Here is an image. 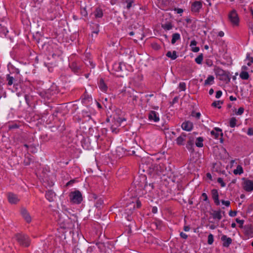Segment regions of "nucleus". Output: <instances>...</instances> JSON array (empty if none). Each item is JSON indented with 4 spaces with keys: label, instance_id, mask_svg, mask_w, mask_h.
<instances>
[{
    "label": "nucleus",
    "instance_id": "f257e3e1",
    "mask_svg": "<svg viewBox=\"0 0 253 253\" xmlns=\"http://www.w3.org/2000/svg\"><path fill=\"white\" fill-rule=\"evenodd\" d=\"M58 223L63 228H69L72 225L71 219L65 213L62 212L59 214Z\"/></svg>",
    "mask_w": 253,
    "mask_h": 253
},
{
    "label": "nucleus",
    "instance_id": "f03ea898",
    "mask_svg": "<svg viewBox=\"0 0 253 253\" xmlns=\"http://www.w3.org/2000/svg\"><path fill=\"white\" fill-rule=\"evenodd\" d=\"M69 197L71 202L73 204H80L83 201L82 194L79 190L71 192Z\"/></svg>",
    "mask_w": 253,
    "mask_h": 253
},
{
    "label": "nucleus",
    "instance_id": "7ed1b4c3",
    "mask_svg": "<svg viewBox=\"0 0 253 253\" xmlns=\"http://www.w3.org/2000/svg\"><path fill=\"white\" fill-rule=\"evenodd\" d=\"M15 239L20 246L28 247L30 245L29 237L25 234H17L15 235Z\"/></svg>",
    "mask_w": 253,
    "mask_h": 253
},
{
    "label": "nucleus",
    "instance_id": "20e7f679",
    "mask_svg": "<svg viewBox=\"0 0 253 253\" xmlns=\"http://www.w3.org/2000/svg\"><path fill=\"white\" fill-rule=\"evenodd\" d=\"M228 17L232 26H238L239 25L240 19L235 9H233L229 13Z\"/></svg>",
    "mask_w": 253,
    "mask_h": 253
},
{
    "label": "nucleus",
    "instance_id": "39448f33",
    "mask_svg": "<svg viewBox=\"0 0 253 253\" xmlns=\"http://www.w3.org/2000/svg\"><path fill=\"white\" fill-rule=\"evenodd\" d=\"M216 74L217 76H219V80L223 81L227 83L230 82V78L228 74L223 70L218 68L216 71Z\"/></svg>",
    "mask_w": 253,
    "mask_h": 253
},
{
    "label": "nucleus",
    "instance_id": "423d86ee",
    "mask_svg": "<svg viewBox=\"0 0 253 253\" xmlns=\"http://www.w3.org/2000/svg\"><path fill=\"white\" fill-rule=\"evenodd\" d=\"M154 169L158 175H165L166 174V167L164 164L161 163L155 166Z\"/></svg>",
    "mask_w": 253,
    "mask_h": 253
},
{
    "label": "nucleus",
    "instance_id": "0eeeda50",
    "mask_svg": "<svg viewBox=\"0 0 253 253\" xmlns=\"http://www.w3.org/2000/svg\"><path fill=\"white\" fill-rule=\"evenodd\" d=\"M243 232L245 236L248 238L253 237V226L250 224L244 226Z\"/></svg>",
    "mask_w": 253,
    "mask_h": 253
},
{
    "label": "nucleus",
    "instance_id": "6e6552de",
    "mask_svg": "<svg viewBox=\"0 0 253 253\" xmlns=\"http://www.w3.org/2000/svg\"><path fill=\"white\" fill-rule=\"evenodd\" d=\"M202 7V3L201 1H195L191 6V11L193 13H198Z\"/></svg>",
    "mask_w": 253,
    "mask_h": 253
},
{
    "label": "nucleus",
    "instance_id": "1a4fd4ad",
    "mask_svg": "<svg viewBox=\"0 0 253 253\" xmlns=\"http://www.w3.org/2000/svg\"><path fill=\"white\" fill-rule=\"evenodd\" d=\"M7 198L8 202L12 204H16L20 201L18 196L13 193H8Z\"/></svg>",
    "mask_w": 253,
    "mask_h": 253
},
{
    "label": "nucleus",
    "instance_id": "9d476101",
    "mask_svg": "<svg viewBox=\"0 0 253 253\" xmlns=\"http://www.w3.org/2000/svg\"><path fill=\"white\" fill-rule=\"evenodd\" d=\"M21 214L23 217V218L25 219V220L28 223H30L32 221V218L30 214V213L28 212L27 210L25 208H22L21 210Z\"/></svg>",
    "mask_w": 253,
    "mask_h": 253
},
{
    "label": "nucleus",
    "instance_id": "9b49d317",
    "mask_svg": "<svg viewBox=\"0 0 253 253\" xmlns=\"http://www.w3.org/2000/svg\"><path fill=\"white\" fill-rule=\"evenodd\" d=\"M135 208V202H132L129 203L125 208V213L128 216L133 212Z\"/></svg>",
    "mask_w": 253,
    "mask_h": 253
},
{
    "label": "nucleus",
    "instance_id": "f8f14e48",
    "mask_svg": "<svg viewBox=\"0 0 253 253\" xmlns=\"http://www.w3.org/2000/svg\"><path fill=\"white\" fill-rule=\"evenodd\" d=\"M244 189L247 192L253 190V181L251 180H246L244 183Z\"/></svg>",
    "mask_w": 253,
    "mask_h": 253
},
{
    "label": "nucleus",
    "instance_id": "ddd939ff",
    "mask_svg": "<svg viewBox=\"0 0 253 253\" xmlns=\"http://www.w3.org/2000/svg\"><path fill=\"white\" fill-rule=\"evenodd\" d=\"M148 119L151 121L157 122L159 121L158 114L155 111H150L148 115Z\"/></svg>",
    "mask_w": 253,
    "mask_h": 253
},
{
    "label": "nucleus",
    "instance_id": "4468645a",
    "mask_svg": "<svg viewBox=\"0 0 253 253\" xmlns=\"http://www.w3.org/2000/svg\"><path fill=\"white\" fill-rule=\"evenodd\" d=\"M211 194L215 204L216 206L219 205L220 201L219 200V195L217 190L215 189H212L211 191Z\"/></svg>",
    "mask_w": 253,
    "mask_h": 253
},
{
    "label": "nucleus",
    "instance_id": "2eb2a0df",
    "mask_svg": "<svg viewBox=\"0 0 253 253\" xmlns=\"http://www.w3.org/2000/svg\"><path fill=\"white\" fill-rule=\"evenodd\" d=\"M221 240L223 242V246L226 248L230 246L232 241V239L230 237H227L226 235L222 236Z\"/></svg>",
    "mask_w": 253,
    "mask_h": 253
},
{
    "label": "nucleus",
    "instance_id": "dca6fc26",
    "mask_svg": "<svg viewBox=\"0 0 253 253\" xmlns=\"http://www.w3.org/2000/svg\"><path fill=\"white\" fill-rule=\"evenodd\" d=\"M211 134L212 136H213L214 138L215 139H217L219 135L221 136H223V133L222 132V130L221 129L218 127H215L214 128V130L211 131Z\"/></svg>",
    "mask_w": 253,
    "mask_h": 253
},
{
    "label": "nucleus",
    "instance_id": "f3484780",
    "mask_svg": "<svg viewBox=\"0 0 253 253\" xmlns=\"http://www.w3.org/2000/svg\"><path fill=\"white\" fill-rule=\"evenodd\" d=\"M193 126V123L189 121H186L182 124V128L186 131H190L192 129Z\"/></svg>",
    "mask_w": 253,
    "mask_h": 253
},
{
    "label": "nucleus",
    "instance_id": "a211bd4d",
    "mask_svg": "<svg viewBox=\"0 0 253 253\" xmlns=\"http://www.w3.org/2000/svg\"><path fill=\"white\" fill-rule=\"evenodd\" d=\"M186 136V133H182L181 135L176 138V144L179 146L183 145L184 144V141H185Z\"/></svg>",
    "mask_w": 253,
    "mask_h": 253
},
{
    "label": "nucleus",
    "instance_id": "6ab92c4d",
    "mask_svg": "<svg viewBox=\"0 0 253 253\" xmlns=\"http://www.w3.org/2000/svg\"><path fill=\"white\" fill-rule=\"evenodd\" d=\"M69 67L73 72L75 73H78L81 71V67L77 62H74L69 65Z\"/></svg>",
    "mask_w": 253,
    "mask_h": 253
},
{
    "label": "nucleus",
    "instance_id": "aec40b11",
    "mask_svg": "<svg viewBox=\"0 0 253 253\" xmlns=\"http://www.w3.org/2000/svg\"><path fill=\"white\" fill-rule=\"evenodd\" d=\"M55 196V193L52 190H48L45 193V197L49 202L54 201Z\"/></svg>",
    "mask_w": 253,
    "mask_h": 253
},
{
    "label": "nucleus",
    "instance_id": "412c9836",
    "mask_svg": "<svg viewBox=\"0 0 253 253\" xmlns=\"http://www.w3.org/2000/svg\"><path fill=\"white\" fill-rule=\"evenodd\" d=\"M194 138L190 137L186 144V148L188 150L190 151L191 152H193L194 151Z\"/></svg>",
    "mask_w": 253,
    "mask_h": 253
},
{
    "label": "nucleus",
    "instance_id": "4be33fe9",
    "mask_svg": "<svg viewBox=\"0 0 253 253\" xmlns=\"http://www.w3.org/2000/svg\"><path fill=\"white\" fill-rule=\"evenodd\" d=\"M212 216L214 219H217L219 220L222 218L221 211L219 210L218 211H214L211 213Z\"/></svg>",
    "mask_w": 253,
    "mask_h": 253
},
{
    "label": "nucleus",
    "instance_id": "5701e85b",
    "mask_svg": "<svg viewBox=\"0 0 253 253\" xmlns=\"http://www.w3.org/2000/svg\"><path fill=\"white\" fill-rule=\"evenodd\" d=\"M96 18H101L103 15L102 9L100 7H96L94 12Z\"/></svg>",
    "mask_w": 253,
    "mask_h": 253
},
{
    "label": "nucleus",
    "instance_id": "b1692460",
    "mask_svg": "<svg viewBox=\"0 0 253 253\" xmlns=\"http://www.w3.org/2000/svg\"><path fill=\"white\" fill-rule=\"evenodd\" d=\"M99 87L102 91H106L107 90V86L104 83V80L102 79H101L99 81Z\"/></svg>",
    "mask_w": 253,
    "mask_h": 253
},
{
    "label": "nucleus",
    "instance_id": "393cba45",
    "mask_svg": "<svg viewBox=\"0 0 253 253\" xmlns=\"http://www.w3.org/2000/svg\"><path fill=\"white\" fill-rule=\"evenodd\" d=\"M7 33L8 31L6 28L2 24L0 23V37L3 36H6Z\"/></svg>",
    "mask_w": 253,
    "mask_h": 253
},
{
    "label": "nucleus",
    "instance_id": "a878e982",
    "mask_svg": "<svg viewBox=\"0 0 253 253\" xmlns=\"http://www.w3.org/2000/svg\"><path fill=\"white\" fill-rule=\"evenodd\" d=\"M214 78L213 76L210 75L205 81L204 85H211L213 84Z\"/></svg>",
    "mask_w": 253,
    "mask_h": 253
},
{
    "label": "nucleus",
    "instance_id": "bb28decb",
    "mask_svg": "<svg viewBox=\"0 0 253 253\" xmlns=\"http://www.w3.org/2000/svg\"><path fill=\"white\" fill-rule=\"evenodd\" d=\"M166 56L167 57L171 58L172 60H174L177 57V55H176V51H173L172 52H171L170 51H169L167 53Z\"/></svg>",
    "mask_w": 253,
    "mask_h": 253
},
{
    "label": "nucleus",
    "instance_id": "cd10ccee",
    "mask_svg": "<svg viewBox=\"0 0 253 253\" xmlns=\"http://www.w3.org/2000/svg\"><path fill=\"white\" fill-rule=\"evenodd\" d=\"M180 39V34L178 33H174L172 35V39L171 42L172 44H174L177 41L179 40Z\"/></svg>",
    "mask_w": 253,
    "mask_h": 253
},
{
    "label": "nucleus",
    "instance_id": "c85d7f7f",
    "mask_svg": "<svg viewBox=\"0 0 253 253\" xmlns=\"http://www.w3.org/2000/svg\"><path fill=\"white\" fill-rule=\"evenodd\" d=\"M204 139L202 137H199L196 139L195 144L198 147H202L203 146Z\"/></svg>",
    "mask_w": 253,
    "mask_h": 253
},
{
    "label": "nucleus",
    "instance_id": "c756f323",
    "mask_svg": "<svg viewBox=\"0 0 253 253\" xmlns=\"http://www.w3.org/2000/svg\"><path fill=\"white\" fill-rule=\"evenodd\" d=\"M91 100V97L89 95L85 93L84 94L83 97L82 98V102L84 104H87Z\"/></svg>",
    "mask_w": 253,
    "mask_h": 253
},
{
    "label": "nucleus",
    "instance_id": "7c9ffc66",
    "mask_svg": "<svg viewBox=\"0 0 253 253\" xmlns=\"http://www.w3.org/2000/svg\"><path fill=\"white\" fill-rule=\"evenodd\" d=\"M244 172L243 168L240 165H238L236 169H234L233 173L235 174H241Z\"/></svg>",
    "mask_w": 253,
    "mask_h": 253
},
{
    "label": "nucleus",
    "instance_id": "2f4dec72",
    "mask_svg": "<svg viewBox=\"0 0 253 253\" xmlns=\"http://www.w3.org/2000/svg\"><path fill=\"white\" fill-rule=\"evenodd\" d=\"M240 78L243 80H248L249 78V75L246 71H242L240 74Z\"/></svg>",
    "mask_w": 253,
    "mask_h": 253
},
{
    "label": "nucleus",
    "instance_id": "473e14b6",
    "mask_svg": "<svg viewBox=\"0 0 253 253\" xmlns=\"http://www.w3.org/2000/svg\"><path fill=\"white\" fill-rule=\"evenodd\" d=\"M237 119L235 117H232L230 119L229 126L231 127H234L236 126Z\"/></svg>",
    "mask_w": 253,
    "mask_h": 253
},
{
    "label": "nucleus",
    "instance_id": "72a5a7b5",
    "mask_svg": "<svg viewBox=\"0 0 253 253\" xmlns=\"http://www.w3.org/2000/svg\"><path fill=\"white\" fill-rule=\"evenodd\" d=\"M162 27L165 30H169L172 28L173 26L171 23H168L165 24H162Z\"/></svg>",
    "mask_w": 253,
    "mask_h": 253
},
{
    "label": "nucleus",
    "instance_id": "f704fd0d",
    "mask_svg": "<svg viewBox=\"0 0 253 253\" xmlns=\"http://www.w3.org/2000/svg\"><path fill=\"white\" fill-rule=\"evenodd\" d=\"M203 60V54L202 53H201L199 54L197 57L195 58V62L198 64H201L202 62V61Z\"/></svg>",
    "mask_w": 253,
    "mask_h": 253
},
{
    "label": "nucleus",
    "instance_id": "c9c22d12",
    "mask_svg": "<svg viewBox=\"0 0 253 253\" xmlns=\"http://www.w3.org/2000/svg\"><path fill=\"white\" fill-rule=\"evenodd\" d=\"M6 80L8 82V85H11L13 84L14 78L10 75H7Z\"/></svg>",
    "mask_w": 253,
    "mask_h": 253
},
{
    "label": "nucleus",
    "instance_id": "e433bc0d",
    "mask_svg": "<svg viewBox=\"0 0 253 253\" xmlns=\"http://www.w3.org/2000/svg\"><path fill=\"white\" fill-rule=\"evenodd\" d=\"M84 63L87 66H88L89 65L91 68H94L95 67V64L90 60L84 59Z\"/></svg>",
    "mask_w": 253,
    "mask_h": 253
},
{
    "label": "nucleus",
    "instance_id": "4c0bfd02",
    "mask_svg": "<svg viewBox=\"0 0 253 253\" xmlns=\"http://www.w3.org/2000/svg\"><path fill=\"white\" fill-rule=\"evenodd\" d=\"M222 102L220 101H215L212 103L211 106L214 107H217L218 108H220L221 106H220V104H222Z\"/></svg>",
    "mask_w": 253,
    "mask_h": 253
},
{
    "label": "nucleus",
    "instance_id": "58836bf2",
    "mask_svg": "<svg viewBox=\"0 0 253 253\" xmlns=\"http://www.w3.org/2000/svg\"><path fill=\"white\" fill-rule=\"evenodd\" d=\"M103 204V200L101 198L98 199L95 203V206L100 208Z\"/></svg>",
    "mask_w": 253,
    "mask_h": 253
},
{
    "label": "nucleus",
    "instance_id": "ea45409f",
    "mask_svg": "<svg viewBox=\"0 0 253 253\" xmlns=\"http://www.w3.org/2000/svg\"><path fill=\"white\" fill-rule=\"evenodd\" d=\"M213 242V236L212 234H210L208 236V243L209 245H211Z\"/></svg>",
    "mask_w": 253,
    "mask_h": 253
},
{
    "label": "nucleus",
    "instance_id": "a19ab883",
    "mask_svg": "<svg viewBox=\"0 0 253 253\" xmlns=\"http://www.w3.org/2000/svg\"><path fill=\"white\" fill-rule=\"evenodd\" d=\"M191 116L192 117H195L197 119H199L201 117V114L199 112L192 111L191 113Z\"/></svg>",
    "mask_w": 253,
    "mask_h": 253
},
{
    "label": "nucleus",
    "instance_id": "79ce46f5",
    "mask_svg": "<svg viewBox=\"0 0 253 253\" xmlns=\"http://www.w3.org/2000/svg\"><path fill=\"white\" fill-rule=\"evenodd\" d=\"M84 118H88V120L91 119V117L89 114L86 111H83L82 112Z\"/></svg>",
    "mask_w": 253,
    "mask_h": 253
},
{
    "label": "nucleus",
    "instance_id": "37998d69",
    "mask_svg": "<svg viewBox=\"0 0 253 253\" xmlns=\"http://www.w3.org/2000/svg\"><path fill=\"white\" fill-rule=\"evenodd\" d=\"M236 221L237 222V223H238L240 224L239 225L240 228L244 229V226H243V224L244 222V220H241V219H239V218H236Z\"/></svg>",
    "mask_w": 253,
    "mask_h": 253
},
{
    "label": "nucleus",
    "instance_id": "c03bdc74",
    "mask_svg": "<svg viewBox=\"0 0 253 253\" xmlns=\"http://www.w3.org/2000/svg\"><path fill=\"white\" fill-rule=\"evenodd\" d=\"M179 88L183 91L186 89V84L185 83H180L179 84Z\"/></svg>",
    "mask_w": 253,
    "mask_h": 253
},
{
    "label": "nucleus",
    "instance_id": "a18cd8bd",
    "mask_svg": "<svg viewBox=\"0 0 253 253\" xmlns=\"http://www.w3.org/2000/svg\"><path fill=\"white\" fill-rule=\"evenodd\" d=\"M202 197L203 198V200L204 201H206V202H207L208 203H210V201L209 200L208 197V196H207L206 193H203L202 194Z\"/></svg>",
    "mask_w": 253,
    "mask_h": 253
},
{
    "label": "nucleus",
    "instance_id": "49530a36",
    "mask_svg": "<svg viewBox=\"0 0 253 253\" xmlns=\"http://www.w3.org/2000/svg\"><path fill=\"white\" fill-rule=\"evenodd\" d=\"M244 111V108L243 107H240L238 109V111L236 113V114L237 115H241Z\"/></svg>",
    "mask_w": 253,
    "mask_h": 253
},
{
    "label": "nucleus",
    "instance_id": "de8ad7c7",
    "mask_svg": "<svg viewBox=\"0 0 253 253\" xmlns=\"http://www.w3.org/2000/svg\"><path fill=\"white\" fill-rule=\"evenodd\" d=\"M217 181L220 184L221 187H223L225 186V183L224 182L223 179L221 178H220V177L218 178Z\"/></svg>",
    "mask_w": 253,
    "mask_h": 253
},
{
    "label": "nucleus",
    "instance_id": "09e8293b",
    "mask_svg": "<svg viewBox=\"0 0 253 253\" xmlns=\"http://www.w3.org/2000/svg\"><path fill=\"white\" fill-rule=\"evenodd\" d=\"M221 202L223 205H224L226 207H229L230 205V202L229 201H224L222 200Z\"/></svg>",
    "mask_w": 253,
    "mask_h": 253
},
{
    "label": "nucleus",
    "instance_id": "8fccbe9b",
    "mask_svg": "<svg viewBox=\"0 0 253 253\" xmlns=\"http://www.w3.org/2000/svg\"><path fill=\"white\" fill-rule=\"evenodd\" d=\"M18 127H19V126L16 124L10 125L9 126V129L17 128Z\"/></svg>",
    "mask_w": 253,
    "mask_h": 253
},
{
    "label": "nucleus",
    "instance_id": "3c124183",
    "mask_svg": "<svg viewBox=\"0 0 253 253\" xmlns=\"http://www.w3.org/2000/svg\"><path fill=\"white\" fill-rule=\"evenodd\" d=\"M247 134L249 135H253V128L250 127L248 128Z\"/></svg>",
    "mask_w": 253,
    "mask_h": 253
},
{
    "label": "nucleus",
    "instance_id": "603ef678",
    "mask_svg": "<svg viewBox=\"0 0 253 253\" xmlns=\"http://www.w3.org/2000/svg\"><path fill=\"white\" fill-rule=\"evenodd\" d=\"M206 63L208 66H211L212 65V61L211 59H207L206 60Z\"/></svg>",
    "mask_w": 253,
    "mask_h": 253
},
{
    "label": "nucleus",
    "instance_id": "864d4df0",
    "mask_svg": "<svg viewBox=\"0 0 253 253\" xmlns=\"http://www.w3.org/2000/svg\"><path fill=\"white\" fill-rule=\"evenodd\" d=\"M237 212L236 211H230L229 212V215L230 216L234 217L236 215Z\"/></svg>",
    "mask_w": 253,
    "mask_h": 253
},
{
    "label": "nucleus",
    "instance_id": "5fc2aeb1",
    "mask_svg": "<svg viewBox=\"0 0 253 253\" xmlns=\"http://www.w3.org/2000/svg\"><path fill=\"white\" fill-rule=\"evenodd\" d=\"M191 50L194 52H198L200 50L199 47H191Z\"/></svg>",
    "mask_w": 253,
    "mask_h": 253
},
{
    "label": "nucleus",
    "instance_id": "6e6d98bb",
    "mask_svg": "<svg viewBox=\"0 0 253 253\" xmlns=\"http://www.w3.org/2000/svg\"><path fill=\"white\" fill-rule=\"evenodd\" d=\"M135 207H136L137 208H140V207L141 206V203L139 200H137L136 202V203H135Z\"/></svg>",
    "mask_w": 253,
    "mask_h": 253
},
{
    "label": "nucleus",
    "instance_id": "4d7b16f0",
    "mask_svg": "<svg viewBox=\"0 0 253 253\" xmlns=\"http://www.w3.org/2000/svg\"><path fill=\"white\" fill-rule=\"evenodd\" d=\"M247 58H248L250 60V62L247 63V65L250 66H251V64L252 63H253V57H250L248 55Z\"/></svg>",
    "mask_w": 253,
    "mask_h": 253
},
{
    "label": "nucleus",
    "instance_id": "13d9d810",
    "mask_svg": "<svg viewBox=\"0 0 253 253\" xmlns=\"http://www.w3.org/2000/svg\"><path fill=\"white\" fill-rule=\"evenodd\" d=\"M221 95H222V91L220 90H218V91H216V92L215 97L216 98H219L221 97Z\"/></svg>",
    "mask_w": 253,
    "mask_h": 253
},
{
    "label": "nucleus",
    "instance_id": "bf43d9fd",
    "mask_svg": "<svg viewBox=\"0 0 253 253\" xmlns=\"http://www.w3.org/2000/svg\"><path fill=\"white\" fill-rule=\"evenodd\" d=\"M180 236L181 238L184 239H186L188 238V236L185 233L182 232L180 233Z\"/></svg>",
    "mask_w": 253,
    "mask_h": 253
},
{
    "label": "nucleus",
    "instance_id": "052dcab7",
    "mask_svg": "<svg viewBox=\"0 0 253 253\" xmlns=\"http://www.w3.org/2000/svg\"><path fill=\"white\" fill-rule=\"evenodd\" d=\"M174 11L177 12V13L180 14L182 13L183 12V10L182 8H175Z\"/></svg>",
    "mask_w": 253,
    "mask_h": 253
},
{
    "label": "nucleus",
    "instance_id": "680f3d73",
    "mask_svg": "<svg viewBox=\"0 0 253 253\" xmlns=\"http://www.w3.org/2000/svg\"><path fill=\"white\" fill-rule=\"evenodd\" d=\"M197 42L195 41V40H192L191 42V43H190V46L192 47H194V46L196 45Z\"/></svg>",
    "mask_w": 253,
    "mask_h": 253
},
{
    "label": "nucleus",
    "instance_id": "e2e57ef3",
    "mask_svg": "<svg viewBox=\"0 0 253 253\" xmlns=\"http://www.w3.org/2000/svg\"><path fill=\"white\" fill-rule=\"evenodd\" d=\"M81 13H82V14L83 15H84V16H87V11H86V8H84L83 9V10H82L81 11Z\"/></svg>",
    "mask_w": 253,
    "mask_h": 253
},
{
    "label": "nucleus",
    "instance_id": "0e129e2a",
    "mask_svg": "<svg viewBox=\"0 0 253 253\" xmlns=\"http://www.w3.org/2000/svg\"><path fill=\"white\" fill-rule=\"evenodd\" d=\"M75 180H74V179L70 180L66 183V186L67 187L70 185L73 184L75 182Z\"/></svg>",
    "mask_w": 253,
    "mask_h": 253
},
{
    "label": "nucleus",
    "instance_id": "69168bd1",
    "mask_svg": "<svg viewBox=\"0 0 253 253\" xmlns=\"http://www.w3.org/2000/svg\"><path fill=\"white\" fill-rule=\"evenodd\" d=\"M94 248V247H89L87 249V253H91Z\"/></svg>",
    "mask_w": 253,
    "mask_h": 253
},
{
    "label": "nucleus",
    "instance_id": "338daca9",
    "mask_svg": "<svg viewBox=\"0 0 253 253\" xmlns=\"http://www.w3.org/2000/svg\"><path fill=\"white\" fill-rule=\"evenodd\" d=\"M126 2H127L126 7L127 9H129L130 7L131 6V4H132V3L133 2V1H129L127 2V1H126Z\"/></svg>",
    "mask_w": 253,
    "mask_h": 253
},
{
    "label": "nucleus",
    "instance_id": "774afa93",
    "mask_svg": "<svg viewBox=\"0 0 253 253\" xmlns=\"http://www.w3.org/2000/svg\"><path fill=\"white\" fill-rule=\"evenodd\" d=\"M178 97L177 96L175 97L172 100V104H173L174 103L177 102L178 101Z\"/></svg>",
    "mask_w": 253,
    "mask_h": 253
}]
</instances>
